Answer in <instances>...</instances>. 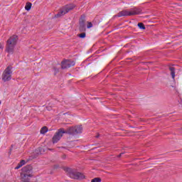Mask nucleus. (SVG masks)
<instances>
[{"mask_svg": "<svg viewBox=\"0 0 182 182\" xmlns=\"http://www.w3.org/2000/svg\"><path fill=\"white\" fill-rule=\"evenodd\" d=\"M16 42H18V36H16L10 37L7 41L6 52L10 55L14 53L15 46H16Z\"/></svg>", "mask_w": 182, "mask_h": 182, "instance_id": "obj_1", "label": "nucleus"}, {"mask_svg": "<svg viewBox=\"0 0 182 182\" xmlns=\"http://www.w3.org/2000/svg\"><path fill=\"white\" fill-rule=\"evenodd\" d=\"M12 75V68L11 67H7L3 72V74L1 75V79L3 82H9V80H11Z\"/></svg>", "mask_w": 182, "mask_h": 182, "instance_id": "obj_2", "label": "nucleus"}, {"mask_svg": "<svg viewBox=\"0 0 182 182\" xmlns=\"http://www.w3.org/2000/svg\"><path fill=\"white\" fill-rule=\"evenodd\" d=\"M69 170H70V177H72L73 178H75L77 180H83L86 178V176H85L83 173L80 172H76V171H73L71 169H69Z\"/></svg>", "mask_w": 182, "mask_h": 182, "instance_id": "obj_3", "label": "nucleus"}, {"mask_svg": "<svg viewBox=\"0 0 182 182\" xmlns=\"http://www.w3.org/2000/svg\"><path fill=\"white\" fill-rule=\"evenodd\" d=\"M63 134H65V132L62 130L58 131L53 137V143H58V141H59V140L63 137Z\"/></svg>", "mask_w": 182, "mask_h": 182, "instance_id": "obj_4", "label": "nucleus"}, {"mask_svg": "<svg viewBox=\"0 0 182 182\" xmlns=\"http://www.w3.org/2000/svg\"><path fill=\"white\" fill-rule=\"evenodd\" d=\"M75 9V5L73 4H70L65 6L60 11L61 15H65V14H68L69 11H72V9Z\"/></svg>", "mask_w": 182, "mask_h": 182, "instance_id": "obj_5", "label": "nucleus"}, {"mask_svg": "<svg viewBox=\"0 0 182 182\" xmlns=\"http://www.w3.org/2000/svg\"><path fill=\"white\" fill-rule=\"evenodd\" d=\"M70 132L73 134H79L83 132V128H82V127H72L70 129Z\"/></svg>", "mask_w": 182, "mask_h": 182, "instance_id": "obj_6", "label": "nucleus"}, {"mask_svg": "<svg viewBox=\"0 0 182 182\" xmlns=\"http://www.w3.org/2000/svg\"><path fill=\"white\" fill-rule=\"evenodd\" d=\"M75 66V62L70 60H65L62 63V68L66 69V68H70Z\"/></svg>", "mask_w": 182, "mask_h": 182, "instance_id": "obj_7", "label": "nucleus"}, {"mask_svg": "<svg viewBox=\"0 0 182 182\" xmlns=\"http://www.w3.org/2000/svg\"><path fill=\"white\" fill-rule=\"evenodd\" d=\"M132 15H137V11L132 10L131 11H124V16H132Z\"/></svg>", "mask_w": 182, "mask_h": 182, "instance_id": "obj_8", "label": "nucleus"}, {"mask_svg": "<svg viewBox=\"0 0 182 182\" xmlns=\"http://www.w3.org/2000/svg\"><path fill=\"white\" fill-rule=\"evenodd\" d=\"M26 11H31L32 9V4L31 3H26L25 6Z\"/></svg>", "mask_w": 182, "mask_h": 182, "instance_id": "obj_9", "label": "nucleus"}, {"mask_svg": "<svg viewBox=\"0 0 182 182\" xmlns=\"http://www.w3.org/2000/svg\"><path fill=\"white\" fill-rule=\"evenodd\" d=\"M41 134H45L46 133H48V127H43L41 130Z\"/></svg>", "mask_w": 182, "mask_h": 182, "instance_id": "obj_10", "label": "nucleus"}, {"mask_svg": "<svg viewBox=\"0 0 182 182\" xmlns=\"http://www.w3.org/2000/svg\"><path fill=\"white\" fill-rule=\"evenodd\" d=\"M170 70H171V75L172 76V78L174 79V77H176V73L174 72V68H171Z\"/></svg>", "mask_w": 182, "mask_h": 182, "instance_id": "obj_11", "label": "nucleus"}, {"mask_svg": "<svg viewBox=\"0 0 182 182\" xmlns=\"http://www.w3.org/2000/svg\"><path fill=\"white\" fill-rule=\"evenodd\" d=\"M25 164V161H21L20 163H19V166H16V169L18 170V168H21V167H22V166H24Z\"/></svg>", "mask_w": 182, "mask_h": 182, "instance_id": "obj_12", "label": "nucleus"}, {"mask_svg": "<svg viewBox=\"0 0 182 182\" xmlns=\"http://www.w3.org/2000/svg\"><path fill=\"white\" fill-rule=\"evenodd\" d=\"M91 182H102V179L100 178H94L91 180Z\"/></svg>", "mask_w": 182, "mask_h": 182, "instance_id": "obj_13", "label": "nucleus"}, {"mask_svg": "<svg viewBox=\"0 0 182 182\" xmlns=\"http://www.w3.org/2000/svg\"><path fill=\"white\" fill-rule=\"evenodd\" d=\"M138 26L140 29H146V27H144V24H143L142 23H139Z\"/></svg>", "mask_w": 182, "mask_h": 182, "instance_id": "obj_14", "label": "nucleus"}, {"mask_svg": "<svg viewBox=\"0 0 182 182\" xmlns=\"http://www.w3.org/2000/svg\"><path fill=\"white\" fill-rule=\"evenodd\" d=\"M92 26H93V24H92L91 22H87V28L88 29H90V28H92Z\"/></svg>", "mask_w": 182, "mask_h": 182, "instance_id": "obj_15", "label": "nucleus"}, {"mask_svg": "<svg viewBox=\"0 0 182 182\" xmlns=\"http://www.w3.org/2000/svg\"><path fill=\"white\" fill-rule=\"evenodd\" d=\"M79 36H80V38H86V33H82L80 34Z\"/></svg>", "mask_w": 182, "mask_h": 182, "instance_id": "obj_16", "label": "nucleus"}, {"mask_svg": "<svg viewBox=\"0 0 182 182\" xmlns=\"http://www.w3.org/2000/svg\"><path fill=\"white\" fill-rule=\"evenodd\" d=\"M23 171H26V168H23Z\"/></svg>", "mask_w": 182, "mask_h": 182, "instance_id": "obj_17", "label": "nucleus"}, {"mask_svg": "<svg viewBox=\"0 0 182 182\" xmlns=\"http://www.w3.org/2000/svg\"><path fill=\"white\" fill-rule=\"evenodd\" d=\"M122 156V154H119V157Z\"/></svg>", "mask_w": 182, "mask_h": 182, "instance_id": "obj_18", "label": "nucleus"}, {"mask_svg": "<svg viewBox=\"0 0 182 182\" xmlns=\"http://www.w3.org/2000/svg\"><path fill=\"white\" fill-rule=\"evenodd\" d=\"M17 167H19V164H18Z\"/></svg>", "mask_w": 182, "mask_h": 182, "instance_id": "obj_19", "label": "nucleus"}]
</instances>
